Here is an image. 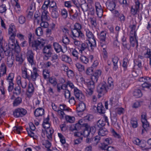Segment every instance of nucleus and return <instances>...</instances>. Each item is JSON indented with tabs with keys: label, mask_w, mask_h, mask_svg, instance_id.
Segmentation results:
<instances>
[{
	"label": "nucleus",
	"mask_w": 151,
	"mask_h": 151,
	"mask_svg": "<svg viewBox=\"0 0 151 151\" xmlns=\"http://www.w3.org/2000/svg\"><path fill=\"white\" fill-rule=\"evenodd\" d=\"M35 35L34 33L29 32L28 35V42L29 46L34 50H40L45 44V40L39 38L37 39L32 40L34 38Z\"/></svg>",
	"instance_id": "nucleus-1"
},
{
	"label": "nucleus",
	"mask_w": 151,
	"mask_h": 151,
	"mask_svg": "<svg viewBox=\"0 0 151 151\" xmlns=\"http://www.w3.org/2000/svg\"><path fill=\"white\" fill-rule=\"evenodd\" d=\"M108 85L104 82L99 84L97 87V91L99 93L103 95L107 92L108 89L111 90L113 88V82L111 78H108Z\"/></svg>",
	"instance_id": "nucleus-2"
},
{
	"label": "nucleus",
	"mask_w": 151,
	"mask_h": 151,
	"mask_svg": "<svg viewBox=\"0 0 151 151\" xmlns=\"http://www.w3.org/2000/svg\"><path fill=\"white\" fill-rule=\"evenodd\" d=\"M15 37H10V41L12 42V43H10V49H11L12 50V58L10 60L12 61V63L11 65L13 64V61L14 60V56L13 54V52L17 53L19 52L20 51V47L17 43V40H15L14 39ZM10 43L11 42H10Z\"/></svg>",
	"instance_id": "nucleus-3"
},
{
	"label": "nucleus",
	"mask_w": 151,
	"mask_h": 151,
	"mask_svg": "<svg viewBox=\"0 0 151 151\" xmlns=\"http://www.w3.org/2000/svg\"><path fill=\"white\" fill-rule=\"evenodd\" d=\"M45 41L44 46L40 50L43 48V53L45 54L43 56V59L45 60H47L51 56L52 53L51 46L49 45L45 46Z\"/></svg>",
	"instance_id": "nucleus-4"
},
{
	"label": "nucleus",
	"mask_w": 151,
	"mask_h": 151,
	"mask_svg": "<svg viewBox=\"0 0 151 151\" xmlns=\"http://www.w3.org/2000/svg\"><path fill=\"white\" fill-rule=\"evenodd\" d=\"M27 113V111L23 108H18L16 109L13 112V115L16 117H22Z\"/></svg>",
	"instance_id": "nucleus-5"
},
{
	"label": "nucleus",
	"mask_w": 151,
	"mask_h": 151,
	"mask_svg": "<svg viewBox=\"0 0 151 151\" xmlns=\"http://www.w3.org/2000/svg\"><path fill=\"white\" fill-rule=\"evenodd\" d=\"M74 93L76 96L79 101L83 102L85 99V96L82 92L76 88L74 89Z\"/></svg>",
	"instance_id": "nucleus-6"
},
{
	"label": "nucleus",
	"mask_w": 151,
	"mask_h": 151,
	"mask_svg": "<svg viewBox=\"0 0 151 151\" xmlns=\"http://www.w3.org/2000/svg\"><path fill=\"white\" fill-rule=\"evenodd\" d=\"M107 32L105 31H101L99 35L100 43L101 46H106L107 45L106 42V36Z\"/></svg>",
	"instance_id": "nucleus-7"
},
{
	"label": "nucleus",
	"mask_w": 151,
	"mask_h": 151,
	"mask_svg": "<svg viewBox=\"0 0 151 151\" xmlns=\"http://www.w3.org/2000/svg\"><path fill=\"white\" fill-rule=\"evenodd\" d=\"M72 33V37L73 40L76 38L81 37L83 38L84 35L81 31H78L76 29H72L71 31Z\"/></svg>",
	"instance_id": "nucleus-8"
},
{
	"label": "nucleus",
	"mask_w": 151,
	"mask_h": 151,
	"mask_svg": "<svg viewBox=\"0 0 151 151\" xmlns=\"http://www.w3.org/2000/svg\"><path fill=\"white\" fill-rule=\"evenodd\" d=\"M34 53L31 50H28L26 53V57L28 62L31 65L35 64L34 62Z\"/></svg>",
	"instance_id": "nucleus-9"
},
{
	"label": "nucleus",
	"mask_w": 151,
	"mask_h": 151,
	"mask_svg": "<svg viewBox=\"0 0 151 151\" xmlns=\"http://www.w3.org/2000/svg\"><path fill=\"white\" fill-rule=\"evenodd\" d=\"M11 99L12 101L13 106L14 107L17 106L22 102L21 98L19 97H16L14 95H13L12 96Z\"/></svg>",
	"instance_id": "nucleus-10"
},
{
	"label": "nucleus",
	"mask_w": 151,
	"mask_h": 151,
	"mask_svg": "<svg viewBox=\"0 0 151 151\" xmlns=\"http://www.w3.org/2000/svg\"><path fill=\"white\" fill-rule=\"evenodd\" d=\"M95 7L96 12L97 16L100 18L102 17L103 16V10L100 3L99 2L95 3Z\"/></svg>",
	"instance_id": "nucleus-11"
},
{
	"label": "nucleus",
	"mask_w": 151,
	"mask_h": 151,
	"mask_svg": "<svg viewBox=\"0 0 151 151\" xmlns=\"http://www.w3.org/2000/svg\"><path fill=\"white\" fill-rule=\"evenodd\" d=\"M129 40L131 45L133 47H134L136 45V48H137L138 46V42L137 39L136 35L134 34L132 36L130 35Z\"/></svg>",
	"instance_id": "nucleus-12"
},
{
	"label": "nucleus",
	"mask_w": 151,
	"mask_h": 151,
	"mask_svg": "<svg viewBox=\"0 0 151 151\" xmlns=\"http://www.w3.org/2000/svg\"><path fill=\"white\" fill-rule=\"evenodd\" d=\"M141 122L142 123L143 128L145 129V130H147V128L149 127V124L146 119V114L142 115H141Z\"/></svg>",
	"instance_id": "nucleus-13"
},
{
	"label": "nucleus",
	"mask_w": 151,
	"mask_h": 151,
	"mask_svg": "<svg viewBox=\"0 0 151 151\" xmlns=\"http://www.w3.org/2000/svg\"><path fill=\"white\" fill-rule=\"evenodd\" d=\"M93 42H92V43L88 40L86 43H87V49L88 50L90 51H92L94 49V47H95L96 46V42L95 40H94Z\"/></svg>",
	"instance_id": "nucleus-14"
},
{
	"label": "nucleus",
	"mask_w": 151,
	"mask_h": 151,
	"mask_svg": "<svg viewBox=\"0 0 151 151\" xmlns=\"http://www.w3.org/2000/svg\"><path fill=\"white\" fill-rule=\"evenodd\" d=\"M38 71V70L35 67L33 68L32 72H31L30 77L33 81H35L36 80V78L39 76L37 72Z\"/></svg>",
	"instance_id": "nucleus-15"
},
{
	"label": "nucleus",
	"mask_w": 151,
	"mask_h": 151,
	"mask_svg": "<svg viewBox=\"0 0 151 151\" xmlns=\"http://www.w3.org/2000/svg\"><path fill=\"white\" fill-rule=\"evenodd\" d=\"M94 109V107L97 109L98 112L101 114H104L105 112V110L102 104L101 103H99L97 105V107L93 106Z\"/></svg>",
	"instance_id": "nucleus-16"
},
{
	"label": "nucleus",
	"mask_w": 151,
	"mask_h": 151,
	"mask_svg": "<svg viewBox=\"0 0 151 151\" xmlns=\"http://www.w3.org/2000/svg\"><path fill=\"white\" fill-rule=\"evenodd\" d=\"M101 71L100 70H96L94 73H93V75L91 78V79L95 81H97L98 79L101 75Z\"/></svg>",
	"instance_id": "nucleus-17"
},
{
	"label": "nucleus",
	"mask_w": 151,
	"mask_h": 151,
	"mask_svg": "<svg viewBox=\"0 0 151 151\" xmlns=\"http://www.w3.org/2000/svg\"><path fill=\"white\" fill-rule=\"evenodd\" d=\"M107 8L111 11H113L116 6L115 3L113 1H108L106 4Z\"/></svg>",
	"instance_id": "nucleus-18"
},
{
	"label": "nucleus",
	"mask_w": 151,
	"mask_h": 151,
	"mask_svg": "<svg viewBox=\"0 0 151 151\" xmlns=\"http://www.w3.org/2000/svg\"><path fill=\"white\" fill-rule=\"evenodd\" d=\"M85 109L86 105L83 102H81V103L79 104L78 106L76 108L77 111L78 113L83 111Z\"/></svg>",
	"instance_id": "nucleus-19"
},
{
	"label": "nucleus",
	"mask_w": 151,
	"mask_h": 151,
	"mask_svg": "<svg viewBox=\"0 0 151 151\" xmlns=\"http://www.w3.org/2000/svg\"><path fill=\"white\" fill-rule=\"evenodd\" d=\"M84 125L85 127L83 129V130L82 132L83 135L85 137H88L90 133V131L89 129V125L88 124Z\"/></svg>",
	"instance_id": "nucleus-20"
},
{
	"label": "nucleus",
	"mask_w": 151,
	"mask_h": 151,
	"mask_svg": "<svg viewBox=\"0 0 151 151\" xmlns=\"http://www.w3.org/2000/svg\"><path fill=\"white\" fill-rule=\"evenodd\" d=\"M44 110L42 108L36 109L34 111V114L36 117L41 116L44 114Z\"/></svg>",
	"instance_id": "nucleus-21"
},
{
	"label": "nucleus",
	"mask_w": 151,
	"mask_h": 151,
	"mask_svg": "<svg viewBox=\"0 0 151 151\" xmlns=\"http://www.w3.org/2000/svg\"><path fill=\"white\" fill-rule=\"evenodd\" d=\"M21 77L19 76L17 77V82L19 85H21L23 88H25L27 85V82L26 80L22 81Z\"/></svg>",
	"instance_id": "nucleus-22"
},
{
	"label": "nucleus",
	"mask_w": 151,
	"mask_h": 151,
	"mask_svg": "<svg viewBox=\"0 0 151 151\" xmlns=\"http://www.w3.org/2000/svg\"><path fill=\"white\" fill-rule=\"evenodd\" d=\"M47 11H43L41 17V21H46L49 20L50 17Z\"/></svg>",
	"instance_id": "nucleus-23"
},
{
	"label": "nucleus",
	"mask_w": 151,
	"mask_h": 151,
	"mask_svg": "<svg viewBox=\"0 0 151 151\" xmlns=\"http://www.w3.org/2000/svg\"><path fill=\"white\" fill-rule=\"evenodd\" d=\"M16 29L14 25L12 24L10 25V36L11 37H14L16 35Z\"/></svg>",
	"instance_id": "nucleus-24"
},
{
	"label": "nucleus",
	"mask_w": 151,
	"mask_h": 151,
	"mask_svg": "<svg viewBox=\"0 0 151 151\" xmlns=\"http://www.w3.org/2000/svg\"><path fill=\"white\" fill-rule=\"evenodd\" d=\"M98 133L99 136H103L106 135L108 134V131L105 127L103 128H100V129H98Z\"/></svg>",
	"instance_id": "nucleus-25"
},
{
	"label": "nucleus",
	"mask_w": 151,
	"mask_h": 151,
	"mask_svg": "<svg viewBox=\"0 0 151 151\" xmlns=\"http://www.w3.org/2000/svg\"><path fill=\"white\" fill-rule=\"evenodd\" d=\"M119 60V59L117 56H114L112 59V61L114 65L113 69L114 70H116L118 68L117 63Z\"/></svg>",
	"instance_id": "nucleus-26"
},
{
	"label": "nucleus",
	"mask_w": 151,
	"mask_h": 151,
	"mask_svg": "<svg viewBox=\"0 0 151 151\" xmlns=\"http://www.w3.org/2000/svg\"><path fill=\"white\" fill-rule=\"evenodd\" d=\"M106 125V122L101 119H100L97 122L96 126V129H100L105 127H104Z\"/></svg>",
	"instance_id": "nucleus-27"
},
{
	"label": "nucleus",
	"mask_w": 151,
	"mask_h": 151,
	"mask_svg": "<svg viewBox=\"0 0 151 151\" xmlns=\"http://www.w3.org/2000/svg\"><path fill=\"white\" fill-rule=\"evenodd\" d=\"M46 131L47 137L49 139H51L52 138V134L54 132L53 129L52 128H50L47 129Z\"/></svg>",
	"instance_id": "nucleus-28"
},
{
	"label": "nucleus",
	"mask_w": 151,
	"mask_h": 151,
	"mask_svg": "<svg viewBox=\"0 0 151 151\" xmlns=\"http://www.w3.org/2000/svg\"><path fill=\"white\" fill-rule=\"evenodd\" d=\"M82 122L80 120L79 121L78 123L75 124L76 128V130H78L80 129H83L85 127V125L87 123L81 124Z\"/></svg>",
	"instance_id": "nucleus-29"
},
{
	"label": "nucleus",
	"mask_w": 151,
	"mask_h": 151,
	"mask_svg": "<svg viewBox=\"0 0 151 151\" xmlns=\"http://www.w3.org/2000/svg\"><path fill=\"white\" fill-rule=\"evenodd\" d=\"M53 46L54 49L58 53L61 51L63 52L61 46L58 43L54 42L53 43Z\"/></svg>",
	"instance_id": "nucleus-30"
},
{
	"label": "nucleus",
	"mask_w": 151,
	"mask_h": 151,
	"mask_svg": "<svg viewBox=\"0 0 151 151\" xmlns=\"http://www.w3.org/2000/svg\"><path fill=\"white\" fill-rule=\"evenodd\" d=\"M6 72V67L4 63L1 64V71L0 72V76H2L5 74Z\"/></svg>",
	"instance_id": "nucleus-31"
},
{
	"label": "nucleus",
	"mask_w": 151,
	"mask_h": 151,
	"mask_svg": "<svg viewBox=\"0 0 151 151\" xmlns=\"http://www.w3.org/2000/svg\"><path fill=\"white\" fill-rule=\"evenodd\" d=\"M57 8V7H56V8H55L52 10L51 16L54 19H56L59 16L58 13L56 10Z\"/></svg>",
	"instance_id": "nucleus-32"
},
{
	"label": "nucleus",
	"mask_w": 151,
	"mask_h": 151,
	"mask_svg": "<svg viewBox=\"0 0 151 151\" xmlns=\"http://www.w3.org/2000/svg\"><path fill=\"white\" fill-rule=\"evenodd\" d=\"M27 69L25 66L23 67L22 69V77L25 78H28L29 76L28 75L27 71Z\"/></svg>",
	"instance_id": "nucleus-33"
},
{
	"label": "nucleus",
	"mask_w": 151,
	"mask_h": 151,
	"mask_svg": "<svg viewBox=\"0 0 151 151\" xmlns=\"http://www.w3.org/2000/svg\"><path fill=\"white\" fill-rule=\"evenodd\" d=\"M16 53H17L15 55L16 60L19 62V64H21L24 61L22 58V55L21 54H18V52L17 53L16 52Z\"/></svg>",
	"instance_id": "nucleus-34"
},
{
	"label": "nucleus",
	"mask_w": 151,
	"mask_h": 151,
	"mask_svg": "<svg viewBox=\"0 0 151 151\" xmlns=\"http://www.w3.org/2000/svg\"><path fill=\"white\" fill-rule=\"evenodd\" d=\"M86 35L87 37L89 39H92L93 40L95 39L93 33L88 29L86 31Z\"/></svg>",
	"instance_id": "nucleus-35"
},
{
	"label": "nucleus",
	"mask_w": 151,
	"mask_h": 151,
	"mask_svg": "<svg viewBox=\"0 0 151 151\" xmlns=\"http://www.w3.org/2000/svg\"><path fill=\"white\" fill-rule=\"evenodd\" d=\"M133 96L136 98H139L142 96V94L139 89L135 90L133 93Z\"/></svg>",
	"instance_id": "nucleus-36"
},
{
	"label": "nucleus",
	"mask_w": 151,
	"mask_h": 151,
	"mask_svg": "<svg viewBox=\"0 0 151 151\" xmlns=\"http://www.w3.org/2000/svg\"><path fill=\"white\" fill-rule=\"evenodd\" d=\"M97 82V81H95L91 79V80L88 83V88H90L92 89H94L95 88V84Z\"/></svg>",
	"instance_id": "nucleus-37"
},
{
	"label": "nucleus",
	"mask_w": 151,
	"mask_h": 151,
	"mask_svg": "<svg viewBox=\"0 0 151 151\" xmlns=\"http://www.w3.org/2000/svg\"><path fill=\"white\" fill-rule=\"evenodd\" d=\"M128 63L129 60L128 59L126 58H124L123 60V63L122 65L124 71H125L127 70Z\"/></svg>",
	"instance_id": "nucleus-38"
},
{
	"label": "nucleus",
	"mask_w": 151,
	"mask_h": 151,
	"mask_svg": "<svg viewBox=\"0 0 151 151\" xmlns=\"http://www.w3.org/2000/svg\"><path fill=\"white\" fill-rule=\"evenodd\" d=\"M49 82L53 86H55L57 84V81L55 78L54 77H51L49 78Z\"/></svg>",
	"instance_id": "nucleus-39"
},
{
	"label": "nucleus",
	"mask_w": 151,
	"mask_h": 151,
	"mask_svg": "<svg viewBox=\"0 0 151 151\" xmlns=\"http://www.w3.org/2000/svg\"><path fill=\"white\" fill-rule=\"evenodd\" d=\"M87 43L86 42L82 43L80 47L79 48V51L82 53L83 51H84L87 49Z\"/></svg>",
	"instance_id": "nucleus-40"
},
{
	"label": "nucleus",
	"mask_w": 151,
	"mask_h": 151,
	"mask_svg": "<svg viewBox=\"0 0 151 151\" xmlns=\"http://www.w3.org/2000/svg\"><path fill=\"white\" fill-rule=\"evenodd\" d=\"M35 33L37 36H42L43 34V31L42 28L40 27L37 28L35 30Z\"/></svg>",
	"instance_id": "nucleus-41"
},
{
	"label": "nucleus",
	"mask_w": 151,
	"mask_h": 151,
	"mask_svg": "<svg viewBox=\"0 0 151 151\" xmlns=\"http://www.w3.org/2000/svg\"><path fill=\"white\" fill-rule=\"evenodd\" d=\"M13 127V131H14V132H17L18 134H20L21 133V131L22 130V127L21 126L16 127L15 126L13 127V126H12Z\"/></svg>",
	"instance_id": "nucleus-42"
},
{
	"label": "nucleus",
	"mask_w": 151,
	"mask_h": 151,
	"mask_svg": "<svg viewBox=\"0 0 151 151\" xmlns=\"http://www.w3.org/2000/svg\"><path fill=\"white\" fill-rule=\"evenodd\" d=\"M58 58V55L56 54H55L53 55L51 58V61L52 63L54 65H57L58 64V62L57 61Z\"/></svg>",
	"instance_id": "nucleus-43"
},
{
	"label": "nucleus",
	"mask_w": 151,
	"mask_h": 151,
	"mask_svg": "<svg viewBox=\"0 0 151 151\" xmlns=\"http://www.w3.org/2000/svg\"><path fill=\"white\" fill-rule=\"evenodd\" d=\"M65 119L67 122L70 123H73L75 121V118L73 116H65Z\"/></svg>",
	"instance_id": "nucleus-44"
},
{
	"label": "nucleus",
	"mask_w": 151,
	"mask_h": 151,
	"mask_svg": "<svg viewBox=\"0 0 151 151\" xmlns=\"http://www.w3.org/2000/svg\"><path fill=\"white\" fill-rule=\"evenodd\" d=\"M130 122L133 128H136L137 127V120L136 118H133L132 119Z\"/></svg>",
	"instance_id": "nucleus-45"
},
{
	"label": "nucleus",
	"mask_w": 151,
	"mask_h": 151,
	"mask_svg": "<svg viewBox=\"0 0 151 151\" xmlns=\"http://www.w3.org/2000/svg\"><path fill=\"white\" fill-rule=\"evenodd\" d=\"M27 92L29 93H32L34 91V88L32 83H29L27 90Z\"/></svg>",
	"instance_id": "nucleus-46"
},
{
	"label": "nucleus",
	"mask_w": 151,
	"mask_h": 151,
	"mask_svg": "<svg viewBox=\"0 0 151 151\" xmlns=\"http://www.w3.org/2000/svg\"><path fill=\"white\" fill-rule=\"evenodd\" d=\"M40 14L38 12H36L34 15V18L35 19L34 20V22H36L38 24L39 23L40 19H41V17H40Z\"/></svg>",
	"instance_id": "nucleus-47"
},
{
	"label": "nucleus",
	"mask_w": 151,
	"mask_h": 151,
	"mask_svg": "<svg viewBox=\"0 0 151 151\" xmlns=\"http://www.w3.org/2000/svg\"><path fill=\"white\" fill-rule=\"evenodd\" d=\"M14 77V74L10 73V90H12L13 88L14 83L13 82V79Z\"/></svg>",
	"instance_id": "nucleus-48"
},
{
	"label": "nucleus",
	"mask_w": 151,
	"mask_h": 151,
	"mask_svg": "<svg viewBox=\"0 0 151 151\" xmlns=\"http://www.w3.org/2000/svg\"><path fill=\"white\" fill-rule=\"evenodd\" d=\"M73 13V14L71 16L72 19H75L77 18L78 16V13L77 10H71V12L70 13Z\"/></svg>",
	"instance_id": "nucleus-49"
},
{
	"label": "nucleus",
	"mask_w": 151,
	"mask_h": 151,
	"mask_svg": "<svg viewBox=\"0 0 151 151\" xmlns=\"http://www.w3.org/2000/svg\"><path fill=\"white\" fill-rule=\"evenodd\" d=\"M80 60L81 62L85 64L88 62V59L86 56L82 55L80 58Z\"/></svg>",
	"instance_id": "nucleus-50"
},
{
	"label": "nucleus",
	"mask_w": 151,
	"mask_h": 151,
	"mask_svg": "<svg viewBox=\"0 0 151 151\" xmlns=\"http://www.w3.org/2000/svg\"><path fill=\"white\" fill-rule=\"evenodd\" d=\"M76 65L79 71L82 72L84 70L85 68L83 65L79 63H77Z\"/></svg>",
	"instance_id": "nucleus-51"
},
{
	"label": "nucleus",
	"mask_w": 151,
	"mask_h": 151,
	"mask_svg": "<svg viewBox=\"0 0 151 151\" xmlns=\"http://www.w3.org/2000/svg\"><path fill=\"white\" fill-rule=\"evenodd\" d=\"M49 4V1H45L44 4L42 5V9L43 10V11H47V10L48 8V5Z\"/></svg>",
	"instance_id": "nucleus-52"
},
{
	"label": "nucleus",
	"mask_w": 151,
	"mask_h": 151,
	"mask_svg": "<svg viewBox=\"0 0 151 151\" xmlns=\"http://www.w3.org/2000/svg\"><path fill=\"white\" fill-rule=\"evenodd\" d=\"M120 29V27H119L117 26L115 27V30L116 32H115V35H113V37L116 39V41H117V38L118 36L119 32Z\"/></svg>",
	"instance_id": "nucleus-53"
},
{
	"label": "nucleus",
	"mask_w": 151,
	"mask_h": 151,
	"mask_svg": "<svg viewBox=\"0 0 151 151\" xmlns=\"http://www.w3.org/2000/svg\"><path fill=\"white\" fill-rule=\"evenodd\" d=\"M93 69L92 67L88 68L86 70V73L87 75H91L93 73Z\"/></svg>",
	"instance_id": "nucleus-54"
},
{
	"label": "nucleus",
	"mask_w": 151,
	"mask_h": 151,
	"mask_svg": "<svg viewBox=\"0 0 151 151\" xmlns=\"http://www.w3.org/2000/svg\"><path fill=\"white\" fill-rule=\"evenodd\" d=\"M61 59L62 61L67 63H68L71 61L70 58L65 55H63L62 56Z\"/></svg>",
	"instance_id": "nucleus-55"
},
{
	"label": "nucleus",
	"mask_w": 151,
	"mask_h": 151,
	"mask_svg": "<svg viewBox=\"0 0 151 151\" xmlns=\"http://www.w3.org/2000/svg\"><path fill=\"white\" fill-rule=\"evenodd\" d=\"M136 26L135 24L130 25L129 26V27L131 29V31L130 35H134V34L136 35L135 28Z\"/></svg>",
	"instance_id": "nucleus-56"
},
{
	"label": "nucleus",
	"mask_w": 151,
	"mask_h": 151,
	"mask_svg": "<svg viewBox=\"0 0 151 151\" xmlns=\"http://www.w3.org/2000/svg\"><path fill=\"white\" fill-rule=\"evenodd\" d=\"M83 12H86L88 10V4L86 2L80 6Z\"/></svg>",
	"instance_id": "nucleus-57"
},
{
	"label": "nucleus",
	"mask_w": 151,
	"mask_h": 151,
	"mask_svg": "<svg viewBox=\"0 0 151 151\" xmlns=\"http://www.w3.org/2000/svg\"><path fill=\"white\" fill-rule=\"evenodd\" d=\"M60 110L69 111L70 109L64 104H60Z\"/></svg>",
	"instance_id": "nucleus-58"
},
{
	"label": "nucleus",
	"mask_w": 151,
	"mask_h": 151,
	"mask_svg": "<svg viewBox=\"0 0 151 151\" xmlns=\"http://www.w3.org/2000/svg\"><path fill=\"white\" fill-rule=\"evenodd\" d=\"M68 67H66V70H67L66 72L69 78L73 77L74 75L73 71L70 70H68Z\"/></svg>",
	"instance_id": "nucleus-59"
},
{
	"label": "nucleus",
	"mask_w": 151,
	"mask_h": 151,
	"mask_svg": "<svg viewBox=\"0 0 151 151\" xmlns=\"http://www.w3.org/2000/svg\"><path fill=\"white\" fill-rule=\"evenodd\" d=\"M74 28L78 31H81V29L82 28V26L80 24L78 23H76L74 25Z\"/></svg>",
	"instance_id": "nucleus-60"
},
{
	"label": "nucleus",
	"mask_w": 151,
	"mask_h": 151,
	"mask_svg": "<svg viewBox=\"0 0 151 151\" xmlns=\"http://www.w3.org/2000/svg\"><path fill=\"white\" fill-rule=\"evenodd\" d=\"M61 15L64 19H66L68 16V12L65 9H63L61 12Z\"/></svg>",
	"instance_id": "nucleus-61"
},
{
	"label": "nucleus",
	"mask_w": 151,
	"mask_h": 151,
	"mask_svg": "<svg viewBox=\"0 0 151 151\" xmlns=\"http://www.w3.org/2000/svg\"><path fill=\"white\" fill-rule=\"evenodd\" d=\"M150 87H151V84L148 83V81L142 84V87L144 88H149Z\"/></svg>",
	"instance_id": "nucleus-62"
},
{
	"label": "nucleus",
	"mask_w": 151,
	"mask_h": 151,
	"mask_svg": "<svg viewBox=\"0 0 151 151\" xmlns=\"http://www.w3.org/2000/svg\"><path fill=\"white\" fill-rule=\"evenodd\" d=\"M94 139L93 140L94 142V143L95 145H97L98 143H99L100 142V139H101V137H100V136L97 135L94 138Z\"/></svg>",
	"instance_id": "nucleus-63"
},
{
	"label": "nucleus",
	"mask_w": 151,
	"mask_h": 151,
	"mask_svg": "<svg viewBox=\"0 0 151 151\" xmlns=\"http://www.w3.org/2000/svg\"><path fill=\"white\" fill-rule=\"evenodd\" d=\"M63 42L66 45L68 44L69 43L70 40L67 36H64L63 38Z\"/></svg>",
	"instance_id": "nucleus-64"
}]
</instances>
